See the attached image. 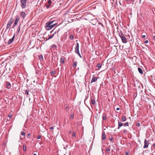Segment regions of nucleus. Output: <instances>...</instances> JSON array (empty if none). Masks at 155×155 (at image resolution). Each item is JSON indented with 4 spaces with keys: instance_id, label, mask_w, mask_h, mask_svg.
Listing matches in <instances>:
<instances>
[{
    "instance_id": "nucleus-1",
    "label": "nucleus",
    "mask_w": 155,
    "mask_h": 155,
    "mask_svg": "<svg viewBox=\"0 0 155 155\" xmlns=\"http://www.w3.org/2000/svg\"><path fill=\"white\" fill-rule=\"evenodd\" d=\"M118 32L119 36L121 38L122 42L124 43H127V40L126 38L124 35L123 32L121 31Z\"/></svg>"
},
{
    "instance_id": "nucleus-2",
    "label": "nucleus",
    "mask_w": 155,
    "mask_h": 155,
    "mask_svg": "<svg viewBox=\"0 0 155 155\" xmlns=\"http://www.w3.org/2000/svg\"><path fill=\"white\" fill-rule=\"evenodd\" d=\"M21 6L22 8H25L26 5L27 0H20Z\"/></svg>"
},
{
    "instance_id": "nucleus-3",
    "label": "nucleus",
    "mask_w": 155,
    "mask_h": 155,
    "mask_svg": "<svg viewBox=\"0 0 155 155\" xmlns=\"http://www.w3.org/2000/svg\"><path fill=\"white\" fill-rule=\"evenodd\" d=\"M16 19L15 21L14 24L13 25L12 27V28H14L16 26V25L18 24V22L20 20V18L18 16L16 15L15 17Z\"/></svg>"
},
{
    "instance_id": "nucleus-4",
    "label": "nucleus",
    "mask_w": 155,
    "mask_h": 155,
    "mask_svg": "<svg viewBox=\"0 0 155 155\" xmlns=\"http://www.w3.org/2000/svg\"><path fill=\"white\" fill-rule=\"evenodd\" d=\"M14 21V20L12 18H11L10 19V20L8 21V23L7 24L6 26V28L7 29L9 28V27L11 26L12 24L13 23Z\"/></svg>"
},
{
    "instance_id": "nucleus-5",
    "label": "nucleus",
    "mask_w": 155,
    "mask_h": 155,
    "mask_svg": "<svg viewBox=\"0 0 155 155\" xmlns=\"http://www.w3.org/2000/svg\"><path fill=\"white\" fill-rule=\"evenodd\" d=\"M149 144V143L148 141L147 140H146L144 141V145L143 146L144 148H147L148 147Z\"/></svg>"
},
{
    "instance_id": "nucleus-6",
    "label": "nucleus",
    "mask_w": 155,
    "mask_h": 155,
    "mask_svg": "<svg viewBox=\"0 0 155 155\" xmlns=\"http://www.w3.org/2000/svg\"><path fill=\"white\" fill-rule=\"evenodd\" d=\"M15 36V35L14 34L13 37L12 38L8 40L7 42V44L8 45H10L13 41L14 39Z\"/></svg>"
},
{
    "instance_id": "nucleus-7",
    "label": "nucleus",
    "mask_w": 155,
    "mask_h": 155,
    "mask_svg": "<svg viewBox=\"0 0 155 155\" xmlns=\"http://www.w3.org/2000/svg\"><path fill=\"white\" fill-rule=\"evenodd\" d=\"M76 46L75 47V52L77 53H78L79 52V45L78 43H76Z\"/></svg>"
},
{
    "instance_id": "nucleus-8",
    "label": "nucleus",
    "mask_w": 155,
    "mask_h": 155,
    "mask_svg": "<svg viewBox=\"0 0 155 155\" xmlns=\"http://www.w3.org/2000/svg\"><path fill=\"white\" fill-rule=\"evenodd\" d=\"M26 14L25 13V12H21L20 14L21 16L22 17V18L24 19L25 18V17L26 16Z\"/></svg>"
},
{
    "instance_id": "nucleus-9",
    "label": "nucleus",
    "mask_w": 155,
    "mask_h": 155,
    "mask_svg": "<svg viewBox=\"0 0 155 155\" xmlns=\"http://www.w3.org/2000/svg\"><path fill=\"white\" fill-rule=\"evenodd\" d=\"M97 79V77H93L91 81V83H92L93 82L96 81Z\"/></svg>"
},
{
    "instance_id": "nucleus-10",
    "label": "nucleus",
    "mask_w": 155,
    "mask_h": 155,
    "mask_svg": "<svg viewBox=\"0 0 155 155\" xmlns=\"http://www.w3.org/2000/svg\"><path fill=\"white\" fill-rule=\"evenodd\" d=\"M48 4L47 5H46V7L47 8H48L51 5V0H49L48 1Z\"/></svg>"
},
{
    "instance_id": "nucleus-11",
    "label": "nucleus",
    "mask_w": 155,
    "mask_h": 155,
    "mask_svg": "<svg viewBox=\"0 0 155 155\" xmlns=\"http://www.w3.org/2000/svg\"><path fill=\"white\" fill-rule=\"evenodd\" d=\"M123 124L121 122L119 121L118 122V129H119L120 127L123 126Z\"/></svg>"
},
{
    "instance_id": "nucleus-12",
    "label": "nucleus",
    "mask_w": 155,
    "mask_h": 155,
    "mask_svg": "<svg viewBox=\"0 0 155 155\" xmlns=\"http://www.w3.org/2000/svg\"><path fill=\"white\" fill-rule=\"evenodd\" d=\"M59 30H58V31H55V32L54 33V34L53 35H52V36H50L49 37V38H48L47 39V40H49V39H50L51 38L53 37V36H54V34H55L57 32V33H58V32H59Z\"/></svg>"
},
{
    "instance_id": "nucleus-13",
    "label": "nucleus",
    "mask_w": 155,
    "mask_h": 155,
    "mask_svg": "<svg viewBox=\"0 0 155 155\" xmlns=\"http://www.w3.org/2000/svg\"><path fill=\"white\" fill-rule=\"evenodd\" d=\"M6 86L8 88H9L11 87V85L9 82H6Z\"/></svg>"
},
{
    "instance_id": "nucleus-14",
    "label": "nucleus",
    "mask_w": 155,
    "mask_h": 155,
    "mask_svg": "<svg viewBox=\"0 0 155 155\" xmlns=\"http://www.w3.org/2000/svg\"><path fill=\"white\" fill-rule=\"evenodd\" d=\"M138 70L140 73L141 74H143L142 70L140 68L138 67Z\"/></svg>"
},
{
    "instance_id": "nucleus-15",
    "label": "nucleus",
    "mask_w": 155,
    "mask_h": 155,
    "mask_svg": "<svg viewBox=\"0 0 155 155\" xmlns=\"http://www.w3.org/2000/svg\"><path fill=\"white\" fill-rule=\"evenodd\" d=\"M102 137L103 140L106 137V135L104 132L102 133Z\"/></svg>"
},
{
    "instance_id": "nucleus-16",
    "label": "nucleus",
    "mask_w": 155,
    "mask_h": 155,
    "mask_svg": "<svg viewBox=\"0 0 155 155\" xmlns=\"http://www.w3.org/2000/svg\"><path fill=\"white\" fill-rule=\"evenodd\" d=\"M45 27L46 30H49L51 29V26H45Z\"/></svg>"
},
{
    "instance_id": "nucleus-17",
    "label": "nucleus",
    "mask_w": 155,
    "mask_h": 155,
    "mask_svg": "<svg viewBox=\"0 0 155 155\" xmlns=\"http://www.w3.org/2000/svg\"><path fill=\"white\" fill-rule=\"evenodd\" d=\"M141 122L140 121H138L137 122L136 126L137 127H139L140 126V124Z\"/></svg>"
},
{
    "instance_id": "nucleus-18",
    "label": "nucleus",
    "mask_w": 155,
    "mask_h": 155,
    "mask_svg": "<svg viewBox=\"0 0 155 155\" xmlns=\"http://www.w3.org/2000/svg\"><path fill=\"white\" fill-rule=\"evenodd\" d=\"M54 21H48L47 22V25H51Z\"/></svg>"
},
{
    "instance_id": "nucleus-19",
    "label": "nucleus",
    "mask_w": 155,
    "mask_h": 155,
    "mask_svg": "<svg viewBox=\"0 0 155 155\" xmlns=\"http://www.w3.org/2000/svg\"><path fill=\"white\" fill-rule=\"evenodd\" d=\"M56 72L55 71H52L51 72V75L52 76H54V74Z\"/></svg>"
},
{
    "instance_id": "nucleus-20",
    "label": "nucleus",
    "mask_w": 155,
    "mask_h": 155,
    "mask_svg": "<svg viewBox=\"0 0 155 155\" xmlns=\"http://www.w3.org/2000/svg\"><path fill=\"white\" fill-rule=\"evenodd\" d=\"M60 61L61 63H64V60L63 58H61Z\"/></svg>"
},
{
    "instance_id": "nucleus-21",
    "label": "nucleus",
    "mask_w": 155,
    "mask_h": 155,
    "mask_svg": "<svg viewBox=\"0 0 155 155\" xmlns=\"http://www.w3.org/2000/svg\"><path fill=\"white\" fill-rule=\"evenodd\" d=\"M122 119L123 121H125L126 120V117L124 116H123L122 117Z\"/></svg>"
},
{
    "instance_id": "nucleus-22",
    "label": "nucleus",
    "mask_w": 155,
    "mask_h": 155,
    "mask_svg": "<svg viewBox=\"0 0 155 155\" xmlns=\"http://www.w3.org/2000/svg\"><path fill=\"white\" fill-rule=\"evenodd\" d=\"M102 66V64L101 63L98 64L97 65V67L99 68H101Z\"/></svg>"
},
{
    "instance_id": "nucleus-23",
    "label": "nucleus",
    "mask_w": 155,
    "mask_h": 155,
    "mask_svg": "<svg viewBox=\"0 0 155 155\" xmlns=\"http://www.w3.org/2000/svg\"><path fill=\"white\" fill-rule=\"evenodd\" d=\"M77 64V63L76 62H74L73 64V67H74L75 68Z\"/></svg>"
},
{
    "instance_id": "nucleus-24",
    "label": "nucleus",
    "mask_w": 155,
    "mask_h": 155,
    "mask_svg": "<svg viewBox=\"0 0 155 155\" xmlns=\"http://www.w3.org/2000/svg\"><path fill=\"white\" fill-rule=\"evenodd\" d=\"M26 147L25 146V145H23V151H26Z\"/></svg>"
},
{
    "instance_id": "nucleus-25",
    "label": "nucleus",
    "mask_w": 155,
    "mask_h": 155,
    "mask_svg": "<svg viewBox=\"0 0 155 155\" xmlns=\"http://www.w3.org/2000/svg\"><path fill=\"white\" fill-rule=\"evenodd\" d=\"M29 91L28 90H26L25 91V94H26V95H28V94H29V93H28V92Z\"/></svg>"
},
{
    "instance_id": "nucleus-26",
    "label": "nucleus",
    "mask_w": 155,
    "mask_h": 155,
    "mask_svg": "<svg viewBox=\"0 0 155 155\" xmlns=\"http://www.w3.org/2000/svg\"><path fill=\"white\" fill-rule=\"evenodd\" d=\"M20 29V25L18 27V28L17 29V31L18 34L19 33V32Z\"/></svg>"
},
{
    "instance_id": "nucleus-27",
    "label": "nucleus",
    "mask_w": 155,
    "mask_h": 155,
    "mask_svg": "<svg viewBox=\"0 0 155 155\" xmlns=\"http://www.w3.org/2000/svg\"><path fill=\"white\" fill-rule=\"evenodd\" d=\"M91 103L93 104V105H94L95 104V100H91Z\"/></svg>"
},
{
    "instance_id": "nucleus-28",
    "label": "nucleus",
    "mask_w": 155,
    "mask_h": 155,
    "mask_svg": "<svg viewBox=\"0 0 155 155\" xmlns=\"http://www.w3.org/2000/svg\"><path fill=\"white\" fill-rule=\"evenodd\" d=\"M74 37L73 35H71L70 36V39L71 40H73L74 39Z\"/></svg>"
},
{
    "instance_id": "nucleus-29",
    "label": "nucleus",
    "mask_w": 155,
    "mask_h": 155,
    "mask_svg": "<svg viewBox=\"0 0 155 155\" xmlns=\"http://www.w3.org/2000/svg\"><path fill=\"white\" fill-rule=\"evenodd\" d=\"M56 47H57V46L54 44H52L51 45V47H52V48Z\"/></svg>"
},
{
    "instance_id": "nucleus-30",
    "label": "nucleus",
    "mask_w": 155,
    "mask_h": 155,
    "mask_svg": "<svg viewBox=\"0 0 155 155\" xmlns=\"http://www.w3.org/2000/svg\"><path fill=\"white\" fill-rule=\"evenodd\" d=\"M21 134L22 135H25V133L23 131H22L21 132Z\"/></svg>"
},
{
    "instance_id": "nucleus-31",
    "label": "nucleus",
    "mask_w": 155,
    "mask_h": 155,
    "mask_svg": "<svg viewBox=\"0 0 155 155\" xmlns=\"http://www.w3.org/2000/svg\"><path fill=\"white\" fill-rule=\"evenodd\" d=\"M102 118L104 120H105L106 119V116H103L102 117Z\"/></svg>"
},
{
    "instance_id": "nucleus-32",
    "label": "nucleus",
    "mask_w": 155,
    "mask_h": 155,
    "mask_svg": "<svg viewBox=\"0 0 155 155\" xmlns=\"http://www.w3.org/2000/svg\"><path fill=\"white\" fill-rule=\"evenodd\" d=\"M129 125L128 123L127 122L124 124V126H128Z\"/></svg>"
},
{
    "instance_id": "nucleus-33",
    "label": "nucleus",
    "mask_w": 155,
    "mask_h": 155,
    "mask_svg": "<svg viewBox=\"0 0 155 155\" xmlns=\"http://www.w3.org/2000/svg\"><path fill=\"white\" fill-rule=\"evenodd\" d=\"M77 53L78 54V55L79 56V57L80 58H82V57H81V55L80 54V53L79 52H78V53Z\"/></svg>"
},
{
    "instance_id": "nucleus-34",
    "label": "nucleus",
    "mask_w": 155,
    "mask_h": 155,
    "mask_svg": "<svg viewBox=\"0 0 155 155\" xmlns=\"http://www.w3.org/2000/svg\"><path fill=\"white\" fill-rule=\"evenodd\" d=\"M74 117V114H72L71 115V117L72 118V119H73Z\"/></svg>"
},
{
    "instance_id": "nucleus-35",
    "label": "nucleus",
    "mask_w": 155,
    "mask_h": 155,
    "mask_svg": "<svg viewBox=\"0 0 155 155\" xmlns=\"http://www.w3.org/2000/svg\"><path fill=\"white\" fill-rule=\"evenodd\" d=\"M41 138V135H38V136L37 139H40Z\"/></svg>"
},
{
    "instance_id": "nucleus-36",
    "label": "nucleus",
    "mask_w": 155,
    "mask_h": 155,
    "mask_svg": "<svg viewBox=\"0 0 155 155\" xmlns=\"http://www.w3.org/2000/svg\"><path fill=\"white\" fill-rule=\"evenodd\" d=\"M56 24H53V25H51V28H52L53 27H54L55 25H56Z\"/></svg>"
},
{
    "instance_id": "nucleus-37",
    "label": "nucleus",
    "mask_w": 155,
    "mask_h": 155,
    "mask_svg": "<svg viewBox=\"0 0 155 155\" xmlns=\"http://www.w3.org/2000/svg\"><path fill=\"white\" fill-rule=\"evenodd\" d=\"M113 140L114 138L113 137H111L110 139V140L112 142V140Z\"/></svg>"
},
{
    "instance_id": "nucleus-38",
    "label": "nucleus",
    "mask_w": 155,
    "mask_h": 155,
    "mask_svg": "<svg viewBox=\"0 0 155 155\" xmlns=\"http://www.w3.org/2000/svg\"><path fill=\"white\" fill-rule=\"evenodd\" d=\"M146 35H142V37L143 38H144L146 37Z\"/></svg>"
},
{
    "instance_id": "nucleus-39",
    "label": "nucleus",
    "mask_w": 155,
    "mask_h": 155,
    "mask_svg": "<svg viewBox=\"0 0 155 155\" xmlns=\"http://www.w3.org/2000/svg\"><path fill=\"white\" fill-rule=\"evenodd\" d=\"M72 136L75 137V132H73L72 134Z\"/></svg>"
},
{
    "instance_id": "nucleus-40",
    "label": "nucleus",
    "mask_w": 155,
    "mask_h": 155,
    "mask_svg": "<svg viewBox=\"0 0 155 155\" xmlns=\"http://www.w3.org/2000/svg\"><path fill=\"white\" fill-rule=\"evenodd\" d=\"M39 58H40L41 59V58H42V59H43V56L42 55H40L39 56Z\"/></svg>"
},
{
    "instance_id": "nucleus-41",
    "label": "nucleus",
    "mask_w": 155,
    "mask_h": 155,
    "mask_svg": "<svg viewBox=\"0 0 155 155\" xmlns=\"http://www.w3.org/2000/svg\"><path fill=\"white\" fill-rule=\"evenodd\" d=\"M148 42V41L147 40H146L144 41V43H147Z\"/></svg>"
},
{
    "instance_id": "nucleus-42",
    "label": "nucleus",
    "mask_w": 155,
    "mask_h": 155,
    "mask_svg": "<svg viewBox=\"0 0 155 155\" xmlns=\"http://www.w3.org/2000/svg\"><path fill=\"white\" fill-rule=\"evenodd\" d=\"M106 150L108 152L110 151V149L109 148H107L106 149Z\"/></svg>"
},
{
    "instance_id": "nucleus-43",
    "label": "nucleus",
    "mask_w": 155,
    "mask_h": 155,
    "mask_svg": "<svg viewBox=\"0 0 155 155\" xmlns=\"http://www.w3.org/2000/svg\"><path fill=\"white\" fill-rule=\"evenodd\" d=\"M51 130H53L54 129V127H51L50 128Z\"/></svg>"
},
{
    "instance_id": "nucleus-44",
    "label": "nucleus",
    "mask_w": 155,
    "mask_h": 155,
    "mask_svg": "<svg viewBox=\"0 0 155 155\" xmlns=\"http://www.w3.org/2000/svg\"><path fill=\"white\" fill-rule=\"evenodd\" d=\"M8 117L10 118H11L12 117L11 115H8Z\"/></svg>"
},
{
    "instance_id": "nucleus-45",
    "label": "nucleus",
    "mask_w": 155,
    "mask_h": 155,
    "mask_svg": "<svg viewBox=\"0 0 155 155\" xmlns=\"http://www.w3.org/2000/svg\"><path fill=\"white\" fill-rule=\"evenodd\" d=\"M127 131V130L125 129H124L123 130V133H125Z\"/></svg>"
},
{
    "instance_id": "nucleus-46",
    "label": "nucleus",
    "mask_w": 155,
    "mask_h": 155,
    "mask_svg": "<svg viewBox=\"0 0 155 155\" xmlns=\"http://www.w3.org/2000/svg\"><path fill=\"white\" fill-rule=\"evenodd\" d=\"M135 1V0H130V2H133Z\"/></svg>"
},
{
    "instance_id": "nucleus-47",
    "label": "nucleus",
    "mask_w": 155,
    "mask_h": 155,
    "mask_svg": "<svg viewBox=\"0 0 155 155\" xmlns=\"http://www.w3.org/2000/svg\"><path fill=\"white\" fill-rule=\"evenodd\" d=\"M51 26L50 25H47V23L46 24L45 26Z\"/></svg>"
},
{
    "instance_id": "nucleus-48",
    "label": "nucleus",
    "mask_w": 155,
    "mask_h": 155,
    "mask_svg": "<svg viewBox=\"0 0 155 155\" xmlns=\"http://www.w3.org/2000/svg\"><path fill=\"white\" fill-rule=\"evenodd\" d=\"M120 108L119 107H117V108H116V110H120Z\"/></svg>"
},
{
    "instance_id": "nucleus-49",
    "label": "nucleus",
    "mask_w": 155,
    "mask_h": 155,
    "mask_svg": "<svg viewBox=\"0 0 155 155\" xmlns=\"http://www.w3.org/2000/svg\"><path fill=\"white\" fill-rule=\"evenodd\" d=\"M69 134H71V133H72V131H71V130H70V131H69Z\"/></svg>"
},
{
    "instance_id": "nucleus-50",
    "label": "nucleus",
    "mask_w": 155,
    "mask_h": 155,
    "mask_svg": "<svg viewBox=\"0 0 155 155\" xmlns=\"http://www.w3.org/2000/svg\"><path fill=\"white\" fill-rule=\"evenodd\" d=\"M125 155H128V152H126L125 153Z\"/></svg>"
},
{
    "instance_id": "nucleus-51",
    "label": "nucleus",
    "mask_w": 155,
    "mask_h": 155,
    "mask_svg": "<svg viewBox=\"0 0 155 155\" xmlns=\"http://www.w3.org/2000/svg\"><path fill=\"white\" fill-rule=\"evenodd\" d=\"M153 147H155V143H153Z\"/></svg>"
},
{
    "instance_id": "nucleus-52",
    "label": "nucleus",
    "mask_w": 155,
    "mask_h": 155,
    "mask_svg": "<svg viewBox=\"0 0 155 155\" xmlns=\"http://www.w3.org/2000/svg\"><path fill=\"white\" fill-rule=\"evenodd\" d=\"M126 1L128 2H130V0H126Z\"/></svg>"
},
{
    "instance_id": "nucleus-53",
    "label": "nucleus",
    "mask_w": 155,
    "mask_h": 155,
    "mask_svg": "<svg viewBox=\"0 0 155 155\" xmlns=\"http://www.w3.org/2000/svg\"><path fill=\"white\" fill-rule=\"evenodd\" d=\"M153 38L155 40V35L153 36Z\"/></svg>"
},
{
    "instance_id": "nucleus-54",
    "label": "nucleus",
    "mask_w": 155,
    "mask_h": 155,
    "mask_svg": "<svg viewBox=\"0 0 155 155\" xmlns=\"http://www.w3.org/2000/svg\"><path fill=\"white\" fill-rule=\"evenodd\" d=\"M27 136H30V134H28L27 135Z\"/></svg>"
},
{
    "instance_id": "nucleus-55",
    "label": "nucleus",
    "mask_w": 155,
    "mask_h": 155,
    "mask_svg": "<svg viewBox=\"0 0 155 155\" xmlns=\"http://www.w3.org/2000/svg\"><path fill=\"white\" fill-rule=\"evenodd\" d=\"M33 155H37L36 153H34Z\"/></svg>"
},
{
    "instance_id": "nucleus-56",
    "label": "nucleus",
    "mask_w": 155,
    "mask_h": 155,
    "mask_svg": "<svg viewBox=\"0 0 155 155\" xmlns=\"http://www.w3.org/2000/svg\"><path fill=\"white\" fill-rule=\"evenodd\" d=\"M99 24H101V25H102L101 23H99Z\"/></svg>"
},
{
    "instance_id": "nucleus-57",
    "label": "nucleus",
    "mask_w": 155,
    "mask_h": 155,
    "mask_svg": "<svg viewBox=\"0 0 155 155\" xmlns=\"http://www.w3.org/2000/svg\"><path fill=\"white\" fill-rule=\"evenodd\" d=\"M120 4L121 5V3H120Z\"/></svg>"
},
{
    "instance_id": "nucleus-58",
    "label": "nucleus",
    "mask_w": 155,
    "mask_h": 155,
    "mask_svg": "<svg viewBox=\"0 0 155 155\" xmlns=\"http://www.w3.org/2000/svg\"><path fill=\"white\" fill-rule=\"evenodd\" d=\"M102 151H103V149H102Z\"/></svg>"
}]
</instances>
